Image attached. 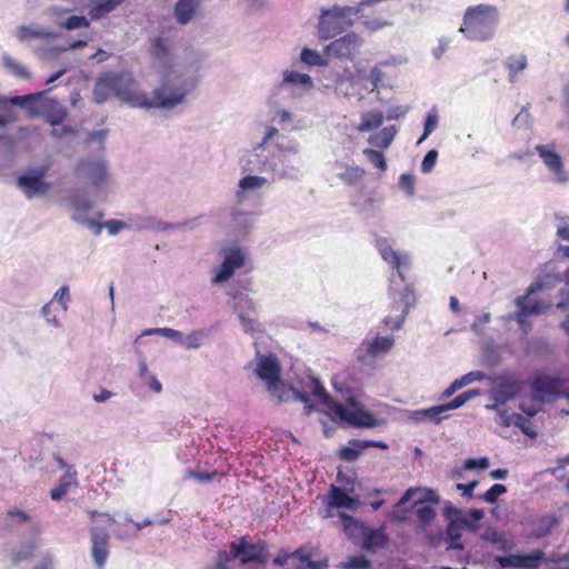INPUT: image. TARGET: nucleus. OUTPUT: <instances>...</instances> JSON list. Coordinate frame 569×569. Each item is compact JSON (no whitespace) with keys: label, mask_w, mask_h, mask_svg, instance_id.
<instances>
[{"label":"nucleus","mask_w":569,"mask_h":569,"mask_svg":"<svg viewBox=\"0 0 569 569\" xmlns=\"http://www.w3.org/2000/svg\"><path fill=\"white\" fill-rule=\"evenodd\" d=\"M485 513L481 509H471L468 513V517H465L459 520V522L470 529L476 528V522L483 518Z\"/></svg>","instance_id":"nucleus-49"},{"label":"nucleus","mask_w":569,"mask_h":569,"mask_svg":"<svg viewBox=\"0 0 569 569\" xmlns=\"http://www.w3.org/2000/svg\"><path fill=\"white\" fill-rule=\"evenodd\" d=\"M497 561L501 567L520 568V555L501 556L497 558Z\"/></svg>","instance_id":"nucleus-59"},{"label":"nucleus","mask_w":569,"mask_h":569,"mask_svg":"<svg viewBox=\"0 0 569 569\" xmlns=\"http://www.w3.org/2000/svg\"><path fill=\"white\" fill-rule=\"evenodd\" d=\"M353 18L355 11L350 6L322 9L317 24L318 38L329 40L343 33L353 26Z\"/></svg>","instance_id":"nucleus-4"},{"label":"nucleus","mask_w":569,"mask_h":569,"mask_svg":"<svg viewBox=\"0 0 569 569\" xmlns=\"http://www.w3.org/2000/svg\"><path fill=\"white\" fill-rule=\"evenodd\" d=\"M26 109L32 116L43 114L46 121L50 126H53V127L62 123L67 117L66 109L61 104H59L57 101H53V100L47 101L44 103L43 108H41V109L36 108L33 106V102H29V108H26Z\"/></svg>","instance_id":"nucleus-17"},{"label":"nucleus","mask_w":569,"mask_h":569,"mask_svg":"<svg viewBox=\"0 0 569 569\" xmlns=\"http://www.w3.org/2000/svg\"><path fill=\"white\" fill-rule=\"evenodd\" d=\"M536 150L547 168L558 177V180L561 182L566 181L567 177L563 171V163L560 156L542 144L537 146Z\"/></svg>","instance_id":"nucleus-20"},{"label":"nucleus","mask_w":569,"mask_h":569,"mask_svg":"<svg viewBox=\"0 0 569 569\" xmlns=\"http://www.w3.org/2000/svg\"><path fill=\"white\" fill-rule=\"evenodd\" d=\"M400 188L408 194H415V177L409 173H402L399 178Z\"/></svg>","instance_id":"nucleus-55"},{"label":"nucleus","mask_w":569,"mask_h":569,"mask_svg":"<svg viewBox=\"0 0 569 569\" xmlns=\"http://www.w3.org/2000/svg\"><path fill=\"white\" fill-rule=\"evenodd\" d=\"M300 385L301 390L292 387L286 388L284 393L279 395V400L287 401L290 399V396H292V399L299 400L303 403V413L306 416H309L315 409V406L310 400V396H313L320 400L328 408V410L330 409V405L335 402L319 379L315 377H308L306 380H302Z\"/></svg>","instance_id":"nucleus-5"},{"label":"nucleus","mask_w":569,"mask_h":569,"mask_svg":"<svg viewBox=\"0 0 569 569\" xmlns=\"http://www.w3.org/2000/svg\"><path fill=\"white\" fill-rule=\"evenodd\" d=\"M77 485V472L67 471L59 481V485L51 489L50 497L52 500H61L70 490L72 486Z\"/></svg>","instance_id":"nucleus-29"},{"label":"nucleus","mask_w":569,"mask_h":569,"mask_svg":"<svg viewBox=\"0 0 569 569\" xmlns=\"http://www.w3.org/2000/svg\"><path fill=\"white\" fill-rule=\"evenodd\" d=\"M462 525L459 521H450L446 529V541L449 543L448 549L462 550L463 545L461 542V530Z\"/></svg>","instance_id":"nucleus-31"},{"label":"nucleus","mask_w":569,"mask_h":569,"mask_svg":"<svg viewBox=\"0 0 569 569\" xmlns=\"http://www.w3.org/2000/svg\"><path fill=\"white\" fill-rule=\"evenodd\" d=\"M46 171V168H41L33 174H22L18 178V186L27 198L44 196L50 190V184L42 179Z\"/></svg>","instance_id":"nucleus-14"},{"label":"nucleus","mask_w":569,"mask_h":569,"mask_svg":"<svg viewBox=\"0 0 569 569\" xmlns=\"http://www.w3.org/2000/svg\"><path fill=\"white\" fill-rule=\"evenodd\" d=\"M356 500L351 498L343 489L331 485L329 490L328 506L333 508H352Z\"/></svg>","instance_id":"nucleus-28"},{"label":"nucleus","mask_w":569,"mask_h":569,"mask_svg":"<svg viewBox=\"0 0 569 569\" xmlns=\"http://www.w3.org/2000/svg\"><path fill=\"white\" fill-rule=\"evenodd\" d=\"M561 300L557 303L558 309L569 308V286H566L560 291Z\"/></svg>","instance_id":"nucleus-64"},{"label":"nucleus","mask_w":569,"mask_h":569,"mask_svg":"<svg viewBox=\"0 0 569 569\" xmlns=\"http://www.w3.org/2000/svg\"><path fill=\"white\" fill-rule=\"evenodd\" d=\"M362 46L363 39L356 32H349L327 44L325 53L339 60L353 61Z\"/></svg>","instance_id":"nucleus-11"},{"label":"nucleus","mask_w":569,"mask_h":569,"mask_svg":"<svg viewBox=\"0 0 569 569\" xmlns=\"http://www.w3.org/2000/svg\"><path fill=\"white\" fill-rule=\"evenodd\" d=\"M393 343L392 337H376L365 349L358 350L357 359L360 362H365L367 356L376 357L380 353H386L392 348Z\"/></svg>","instance_id":"nucleus-21"},{"label":"nucleus","mask_w":569,"mask_h":569,"mask_svg":"<svg viewBox=\"0 0 569 569\" xmlns=\"http://www.w3.org/2000/svg\"><path fill=\"white\" fill-rule=\"evenodd\" d=\"M88 515L92 522H98L90 528L91 555L97 569H103L109 557V528L116 520L111 515L96 510H89Z\"/></svg>","instance_id":"nucleus-3"},{"label":"nucleus","mask_w":569,"mask_h":569,"mask_svg":"<svg viewBox=\"0 0 569 569\" xmlns=\"http://www.w3.org/2000/svg\"><path fill=\"white\" fill-rule=\"evenodd\" d=\"M301 61L308 66H326L327 61L316 50L305 48L301 51Z\"/></svg>","instance_id":"nucleus-45"},{"label":"nucleus","mask_w":569,"mask_h":569,"mask_svg":"<svg viewBox=\"0 0 569 569\" xmlns=\"http://www.w3.org/2000/svg\"><path fill=\"white\" fill-rule=\"evenodd\" d=\"M490 399L493 405L487 406L488 409H497L515 399L523 389V382L511 372H502L490 378Z\"/></svg>","instance_id":"nucleus-7"},{"label":"nucleus","mask_w":569,"mask_h":569,"mask_svg":"<svg viewBox=\"0 0 569 569\" xmlns=\"http://www.w3.org/2000/svg\"><path fill=\"white\" fill-rule=\"evenodd\" d=\"M557 523L558 520L553 515H546L538 518L535 525V536L537 538L547 537L551 533Z\"/></svg>","instance_id":"nucleus-35"},{"label":"nucleus","mask_w":569,"mask_h":569,"mask_svg":"<svg viewBox=\"0 0 569 569\" xmlns=\"http://www.w3.org/2000/svg\"><path fill=\"white\" fill-rule=\"evenodd\" d=\"M438 126V116L435 112H430L427 114L423 126V134L419 139L418 143L422 142L427 137L437 128Z\"/></svg>","instance_id":"nucleus-52"},{"label":"nucleus","mask_w":569,"mask_h":569,"mask_svg":"<svg viewBox=\"0 0 569 569\" xmlns=\"http://www.w3.org/2000/svg\"><path fill=\"white\" fill-rule=\"evenodd\" d=\"M533 292L535 289L530 287L526 296L518 297L516 300L518 307L516 319L519 323H523L528 316L541 313L549 308L548 305L532 298Z\"/></svg>","instance_id":"nucleus-16"},{"label":"nucleus","mask_w":569,"mask_h":569,"mask_svg":"<svg viewBox=\"0 0 569 569\" xmlns=\"http://www.w3.org/2000/svg\"><path fill=\"white\" fill-rule=\"evenodd\" d=\"M329 415L335 421L346 422L357 428H372L377 426V420L373 415L358 408L355 401L351 402V407H346L335 401L330 405Z\"/></svg>","instance_id":"nucleus-9"},{"label":"nucleus","mask_w":569,"mask_h":569,"mask_svg":"<svg viewBox=\"0 0 569 569\" xmlns=\"http://www.w3.org/2000/svg\"><path fill=\"white\" fill-rule=\"evenodd\" d=\"M498 417H499L498 423L501 427H506V428L512 426L513 420H516L515 413H509L507 410H499Z\"/></svg>","instance_id":"nucleus-62"},{"label":"nucleus","mask_w":569,"mask_h":569,"mask_svg":"<svg viewBox=\"0 0 569 569\" xmlns=\"http://www.w3.org/2000/svg\"><path fill=\"white\" fill-rule=\"evenodd\" d=\"M383 123V114L381 111L375 110L366 112L361 116V122L358 126V131L369 132L379 128Z\"/></svg>","instance_id":"nucleus-33"},{"label":"nucleus","mask_w":569,"mask_h":569,"mask_svg":"<svg viewBox=\"0 0 569 569\" xmlns=\"http://www.w3.org/2000/svg\"><path fill=\"white\" fill-rule=\"evenodd\" d=\"M291 556L295 557L293 569H326L328 567V559L313 561L312 553L307 551L305 546L291 552Z\"/></svg>","instance_id":"nucleus-23"},{"label":"nucleus","mask_w":569,"mask_h":569,"mask_svg":"<svg viewBox=\"0 0 569 569\" xmlns=\"http://www.w3.org/2000/svg\"><path fill=\"white\" fill-rule=\"evenodd\" d=\"M515 419L516 420H513V426L519 428L522 433H525L526 436H528L531 439L537 438L538 431L536 430V428L533 427V425L529 418H527L520 413H515Z\"/></svg>","instance_id":"nucleus-39"},{"label":"nucleus","mask_w":569,"mask_h":569,"mask_svg":"<svg viewBox=\"0 0 569 569\" xmlns=\"http://www.w3.org/2000/svg\"><path fill=\"white\" fill-rule=\"evenodd\" d=\"M388 537L382 529L371 530L363 541V546L367 550H376L388 545Z\"/></svg>","instance_id":"nucleus-34"},{"label":"nucleus","mask_w":569,"mask_h":569,"mask_svg":"<svg viewBox=\"0 0 569 569\" xmlns=\"http://www.w3.org/2000/svg\"><path fill=\"white\" fill-rule=\"evenodd\" d=\"M366 171L361 167L358 166H347L345 171L339 174V178L349 186H355L359 183Z\"/></svg>","instance_id":"nucleus-36"},{"label":"nucleus","mask_w":569,"mask_h":569,"mask_svg":"<svg viewBox=\"0 0 569 569\" xmlns=\"http://www.w3.org/2000/svg\"><path fill=\"white\" fill-rule=\"evenodd\" d=\"M151 335H162L170 339H179L181 338V332L171 328H158V329H147L144 330L133 342L136 352L141 357V352L138 349V345L140 342L141 337L151 336Z\"/></svg>","instance_id":"nucleus-38"},{"label":"nucleus","mask_w":569,"mask_h":569,"mask_svg":"<svg viewBox=\"0 0 569 569\" xmlns=\"http://www.w3.org/2000/svg\"><path fill=\"white\" fill-rule=\"evenodd\" d=\"M363 154L372 163L373 167L380 171L387 170L386 158L381 151L367 148L363 150Z\"/></svg>","instance_id":"nucleus-42"},{"label":"nucleus","mask_w":569,"mask_h":569,"mask_svg":"<svg viewBox=\"0 0 569 569\" xmlns=\"http://www.w3.org/2000/svg\"><path fill=\"white\" fill-rule=\"evenodd\" d=\"M417 517L419 521L426 526L435 519L436 511L430 506L422 505L417 509Z\"/></svg>","instance_id":"nucleus-53"},{"label":"nucleus","mask_w":569,"mask_h":569,"mask_svg":"<svg viewBox=\"0 0 569 569\" xmlns=\"http://www.w3.org/2000/svg\"><path fill=\"white\" fill-rule=\"evenodd\" d=\"M507 492V487L505 485L496 483L490 487L485 493L480 495L478 498L488 502L495 503L499 496Z\"/></svg>","instance_id":"nucleus-47"},{"label":"nucleus","mask_w":569,"mask_h":569,"mask_svg":"<svg viewBox=\"0 0 569 569\" xmlns=\"http://www.w3.org/2000/svg\"><path fill=\"white\" fill-rule=\"evenodd\" d=\"M478 396H480L479 389L467 390V391L460 393L459 396H457L452 401H450L446 405L436 406V407L425 410L423 415L427 418H429L430 420L439 422L441 420L439 415H441L442 412L448 411V410L458 409L461 406H463L468 400L473 399Z\"/></svg>","instance_id":"nucleus-18"},{"label":"nucleus","mask_w":569,"mask_h":569,"mask_svg":"<svg viewBox=\"0 0 569 569\" xmlns=\"http://www.w3.org/2000/svg\"><path fill=\"white\" fill-rule=\"evenodd\" d=\"M150 53L156 60L163 63L168 62L169 49L166 43V40L160 37L154 38L151 43Z\"/></svg>","instance_id":"nucleus-37"},{"label":"nucleus","mask_w":569,"mask_h":569,"mask_svg":"<svg viewBox=\"0 0 569 569\" xmlns=\"http://www.w3.org/2000/svg\"><path fill=\"white\" fill-rule=\"evenodd\" d=\"M487 378V375L482 371H470L467 375L459 378V382L462 387L468 386L475 381H482Z\"/></svg>","instance_id":"nucleus-58"},{"label":"nucleus","mask_w":569,"mask_h":569,"mask_svg":"<svg viewBox=\"0 0 569 569\" xmlns=\"http://www.w3.org/2000/svg\"><path fill=\"white\" fill-rule=\"evenodd\" d=\"M74 174L88 180L94 187H99L108 180L107 166L101 159L80 160L74 168Z\"/></svg>","instance_id":"nucleus-13"},{"label":"nucleus","mask_w":569,"mask_h":569,"mask_svg":"<svg viewBox=\"0 0 569 569\" xmlns=\"http://www.w3.org/2000/svg\"><path fill=\"white\" fill-rule=\"evenodd\" d=\"M503 64L508 70L509 81L515 82L518 73L528 67V58L525 53L510 54L506 58Z\"/></svg>","instance_id":"nucleus-26"},{"label":"nucleus","mask_w":569,"mask_h":569,"mask_svg":"<svg viewBox=\"0 0 569 569\" xmlns=\"http://www.w3.org/2000/svg\"><path fill=\"white\" fill-rule=\"evenodd\" d=\"M351 447H343L339 450V458L345 461H355L360 456V449H366L369 447H378V448H386V445L382 442H375V441H359V440H352Z\"/></svg>","instance_id":"nucleus-24"},{"label":"nucleus","mask_w":569,"mask_h":569,"mask_svg":"<svg viewBox=\"0 0 569 569\" xmlns=\"http://www.w3.org/2000/svg\"><path fill=\"white\" fill-rule=\"evenodd\" d=\"M244 263V256L243 253L241 252L240 249H232L230 250L220 268H219V271L217 272V274L214 276V278L212 279L213 282H224L227 281L228 279H230L236 269L242 267Z\"/></svg>","instance_id":"nucleus-19"},{"label":"nucleus","mask_w":569,"mask_h":569,"mask_svg":"<svg viewBox=\"0 0 569 569\" xmlns=\"http://www.w3.org/2000/svg\"><path fill=\"white\" fill-rule=\"evenodd\" d=\"M343 567L347 569H369L371 563L363 556H353L347 560Z\"/></svg>","instance_id":"nucleus-50"},{"label":"nucleus","mask_w":569,"mask_h":569,"mask_svg":"<svg viewBox=\"0 0 569 569\" xmlns=\"http://www.w3.org/2000/svg\"><path fill=\"white\" fill-rule=\"evenodd\" d=\"M543 558L541 550H536L530 555H520V568L526 569H538Z\"/></svg>","instance_id":"nucleus-41"},{"label":"nucleus","mask_w":569,"mask_h":569,"mask_svg":"<svg viewBox=\"0 0 569 569\" xmlns=\"http://www.w3.org/2000/svg\"><path fill=\"white\" fill-rule=\"evenodd\" d=\"M397 134L395 126L385 127L379 132L370 136L368 142L381 150L388 149Z\"/></svg>","instance_id":"nucleus-30"},{"label":"nucleus","mask_w":569,"mask_h":569,"mask_svg":"<svg viewBox=\"0 0 569 569\" xmlns=\"http://www.w3.org/2000/svg\"><path fill=\"white\" fill-rule=\"evenodd\" d=\"M417 302V295L412 286H406L399 293V298H393L390 305V311L393 315L385 317L383 325L391 330H399L412 308Z\"/></svg>","instance_id":"nucleus-10"},{"label":"nucleus","mask_w":569,"mask_h":569,"mask_svg":"<svg viewBox=\"0 0 569 569\" xmlns=\"http://www.w3.org/2000/svg\"><path fill=\"white\" fill-rule=\"evenodd\" d=\"M17 37L20 41H26L32 38H50L52 33L44 30H33L29 27H20L17 31Z\"/></svg>","instance_id":"nucleus-43"},{"label":"nucleus","mask_w":569,"mask_h":569,"mask_svg":"<svg viewBox=\"0 0 569 569\" xmlns=\"http://www.w3.org/2000/svg\"><path fill=\"white\" fill-rule=\"evenodd\" d=\"M499 12L495 6L468 7L459 31L471 41H488L496 31Z\"/></svg>","instance_id":"nucleus-2"},{"label":"nucleus","mask_w":569,"mask_h":569,"mask_svg":"<svg viewBox=\"0 0 569 569\" xmlns=\"http://www.w3.org/2000/svg\"><path fill=\"white\" fill-rule=\"evenodd\" d=\"M186 476L188 478H191L200 483L204 482H211L213 480H219L222 476V473L218 472L217 470L211 472H201V471H194V470H188L186 472Z\"/></svg>","instance_id":"nucleus-46"},{"label":"nucleus","mask_w":569,"mask_h":569,"mask_svg":"<svg viewBox=\"0 0 569 569\" xmlns=\"http://www.w3.org/2000/svg\"><path fill=\"white\" fill-rule=\"evenodd\" d=\"M196 7V0H179L174 7L178 22L181 24L189 22L194 14Z\"/></svg>","instance_id":"nucleus-32"},{"label":"nucleus","mask_w":569,"mask_h":569,"mask_svg":"<svg viewBox=\"0 0 569 569\" xmlns=\"http://www.w3.org/2000/svg\"><path fill=\"white\" fill-rule=\"evenodd\" d=\"M385 0H362L352 7L355 17L361 20L362 26L369 31H378L390 26L391 12L382 7Z\"/></svg>","instance_id":"nucleus-6"},{"label":"nucleus","mask_w":569,"mask_h":569,"mask_svg":"<svg viewBox=\"0 0 569 569\" xmlns=\"http://www.w3.org/2000/svg\"><path fill=\"white\" fill-rule=\"evenodd\" d=\"M478 481L472 480L469 483H457V489L462 491V496L467 499H471L473 497V490L477 487Z\"/></svg>","instance_id":"nucleus-60"},{"label":"nucleus","mask_w":569,"mask_h":569,"mask_svg":"<svg viewBox=\"0 0 569 569\" xmlns=\"http://www.w3.org/2000/svg\"><path fill=\"white\" fill-rule=\"evenodd\" d=\"M238 317L246 332L253 333L261 331V326L254 318L246 317L242 313H239Z\"/></svg>","instance_id":"nucleus-54"},{"label":"nucleus","mask_w":569,"mask_h":569,"mask_svg":"<svg viewBox=\"0 0 569 569\" xmlns=\"http://www.w3.org/2000/svg\"><path fill=\"white\" fill-rule=\"evenodd\" d=\"M257 375L263 380L270 391L281 390L284 393L286 386L281 382V368L276 357L261 356L257 366Z\"/></svg>","instance_id":"nucleus-12"},{"label":"nucleus","mask_w":569,"mask_h":569,"mask_svg":"<svg viewBox=\"0 0 569 569\" xmlns=\"http://www.w3.org/2000/svg\"><path fill=\"white\" fill-rule=\"evenodd\" d=\"M124 0H94L89 10L91 20H99L114 11Z\"/></svg>","instance_id":"nucleus-27"},{"label":"nucleus","mask_w":569,"mask_h":569,"mask_svg":"<svg viewBox=\"0 0 569 569\" xmlns=\"http://www.w3.org/2000/svg\"><path fill=\"white\" fill-rule=\"evenodd\" d=\"M232 561L227 556L226 550H219L214 558V561L211 566L207 567V569H231L230 563Z\"/></svg>","instance_id":"nucleus-51"},{"label":"nucleus","mask_w":569,"mask_h":569,"mask_svg":"<svg viewBox=\"0 0 569 569\" xmlns=\"http://www.w3.org/2000/svg\"><path fill=\"white\" fill-rule=\"evenodd\" d=\"M132 84L133 80L122 73L112 71L103 73L98 78L94 84V100L98 103H103L110 97L117 96L122 100L140 107L171 108L180 103L188 92L187 89L180 87L173 88L168 83H163L153 91L152 99L149 100L144 93L133 91L131 89Z\"/></svg>","instance_id":"nucleus-1"},{"label":"nucleus","mask_w":569,"mask_h":569,"mask_svg":"<svg viewBox=\"0 0 569 569\" xmlns=\"http://www.w3.org/2000/svg\"><path fill=\"white\" fill-rule=\"evenodd\" d=\"M90 21L83 16L69 17L61 27L67 30H74L79 28H89Z\"/></svg>","instance_id":"nucleus-48"},{"label":"nucleus","mask_w":569,"mask_h":569,"mask_svg":"<svg viewBox=\"0 0 569 569\" xmlns=\"http://www.w3.org/2000/svg\"><path fill=\"white\" fill-rule=\"evenodd\" d=\"M267 183V179L258 176H246L239 181L241 191L260 189Z\"/></svg>","instance_id":"nucleus-40"},{"label":"nucleus","mask_w":569,"mask_h":569,"mask_svg":"<svg viewBox=\"0 0 569 569\" xmlns=\"http://www.w3.org/2000/svg\"><path fill=\"white\" fill-rule=\"evenodd\" d=\"M369 79L372 83L373 89L379 87V84L382 81V71L380 70L379 67L375 66L373 68H371Z\"/></svg>","instance_id":"nucleus-63"},{"label":"nucleus","mask_w":569,"mask_h":569,"mask_svg":"<svg viewBox=\"0 0 569 569\" xmlns=\"http://www.w3.org/2000/svg\"><path fill=\"white\" fill-rule=\"evenodd\" d=\"M40 93H31L26 96H16L11 99L0 97V116L10 114L13 118V122L17 120L16 111L12 106H20L22 108H29V102H34L40 99Z\"/></svg>","instance_id":"nucleus-22"},{"label":"nucleus","mask_w":569,"mask_h":569,"mask_svg":"<svg viewBox=\"0 0 569 569\" xmlns=\"http://www.w3.org/2000/svg\"><path fill=\"white\" fill-rule=\"evenodd\" d=\"M229 548L227 556L231 561L239 558L242 565L254 562L261 566L268 561V546L264 541L251 543L247 537H242L238 542H231Z\"/></svg>","instance_id":"nucleus-8"},{"label":"nucleus","mask_w":569,"mask_h":569,"mask_svg":"<svg viewBox=\"0 0 569 569\" xmlns=\"http://www.w3.org/2000/svg\"><path fill=\"white\" fill-rule=\"evenodd\" d=\"M284 82L292 83V84H300L310 88L312 86V80L310 76L305 73H299L296 71H286L284 72Z\"/></svg>","instance_id":"nucleus-44"},{"label":"nucleus","mask_w":569,"mask_h":569,"mask_svg":"<svg viewBox=\"0 0 569 569\" xmlns=\"http://www.w3.org/2000/svg\"><path fill=\"white\" fill-rule=\"evenodd\" d=\"M560 387L561 380L548 375H539L531 382L533 398L539 401H543L546 396H561Z\"/></svg>","instance_id":"nucleus-15"},{"label":"nucleus","mask_w":569,"mask_h":569,"mask_svg":"<svg viewBox=\"0 0 569 569\" xmlns=\"http://www.w3.org/2000/svg\"><path fill=\"white\" fill-rule=\"evenodd\" d=\"M380 254L382 259L391 264L395 269H397L400 279L405 280V274L401 270L403 266H408V257L401 256L399 252L395 251L390 246H383L380 248Z\"/></svg>","instance_id":"nucleus-25"},{"label":"nucleus","mask_w":569,"mask_h":569,"mask_svg":"<svg viewBox=\"0 0 569 569\" xmlns=\"http://www.w3.org/2000/svg\"><path fill=\"white\" fill-rule=\"evenodd\" d=\"M437 158H438L437 150L432 149V150L428 151L421 162V171L425 173L430 172L436 164Z\"/></svg>","instance_id":"nucleus-56"},{"label":"nucleus","mask_w":569,"mask_h":569,"mask_svg":"<svg viewBox=\"0 0 569 569\" xmlns=\"http://www.w3.org/2000/svg\"><path fill=\"white\" fill-rule=\"evenodd\" d=\"M489 467V461L487 458H480V459H468L465 462L466 469H487Z\"/></svg>","instance_id":"nucleus-61"},{"label":"nucleus","mask_w":569,"mask_h":569,"mask_svg":"<svg viewBox=\"0 0 569 569\" xmlns=\"http://www.w3.org/2000/svg\"><path fill=\"white\" fill-rule=\"evenodd\" d=\"M4 63H6V67L9 68L16 76H18L20 78H29L30 77L26 67L19 64L14 60H12L10 58H6Z\"/></svg>","instance_id":"nucleus-57"}]
</instances>
